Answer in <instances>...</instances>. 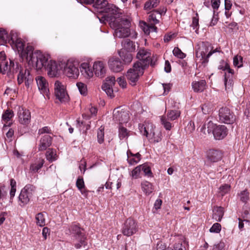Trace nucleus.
<instances>
[{
	"label": "nucleus",
	"mask_w": 250,
	"mask_h": 250,
	"mask_svg": "<svg viewBox=\"0 0 250 250\" xmlns=\"http://www.w3.org/2000/svg\"><path fill=\"white\" fill-rule=\"evenodd\" d=\"M13 44L15 45L22 59L26 60L29 65L37 69H40L43 66L46 59L41 51H36L34 52V48L31 45H27L24 49V43L21 38Z\"/></svg>",
	"instance_id": "2"
},
{
	"label": "nucleus",
	"mask_w": 250,
	"mask_h": 250,
	"mask_svg": "<svg viewBox=\"0 0 250 250\" xmlns=\"http://www.w3.org/2000/svg\"><path fill=\"white\" fill-rule=\"evenodd\" d=\"M14 113L12 110L7 109L2 114V120L5 122H8L13 117Z\"/></svg>",
	"instance_id": "40"
},
{
	"label": "nucleus",
	"mask_w": 250,
	"mask_h": 250,
	"mask_svg": "<svg viewBox=\"0 0 250 250\" xmlns=\"http://www.w3.org/2000/svg\"><path fill=\"white\" fill-rule=\"evenodd\" d=\"M151 53L148 51L144 48H141L137 53V58L140 60L136 63H139L142 64V66L146 68L149 64L151 66L154 65V63L151 60Z\"/></svg>",
	"instance_id": "13"
},
{
	"label": "nucleus",
	"mask_w": 250,
	"mask_h": 250,
	"mask_svg": "<svg viewBox=\"0 0 250 250\" xmlns=\"http://www.w3.org/2000/svg\"><path fill=\"white\" fill-rule=\"evenodd\" d=\"M138 230L137 223L131 218L127 219L125 222L122 229V233L126 236H130L136 233Z\"/></svg>",
	"instance_id": "8"
},
{
	"label": "nucleus",
	"mask_w": 250,
	"mask_h": 250,
	"mask_svg": "<svg viewBox=\"0 0 250 250\" xmlns=\"http://www.w3.org/2000/svg\"><path fill=\"white\" fill-rule=\"evenodd\" d=\"M162 85L164 90V94L167 95L171 89L172 84L170 83H163Z\"/></svg>",
	"instance_id": "62"
},
{
	"label": "nucleus",
	"mask_w": 250,
	"mask_h": 250,
	"mask_svg": "<svg viewBox=\"0 0 250 250\" xmlns=\"http://www.w3.org/2000/svg\"><path fill=\"white\" fill-rule=\"evenodd\" d=\"M69 231L73 240L77 241L75 244V248L79 249L83 247L85 249L87 242L84 229L78 224H72L69 227Z\"/></svg>",
	"instance_id": "3"
},
{
	"label": "nucleus",
	"mask_w": 250,
	"mask_h": 250,
	"mask_svg": "<svg viewBox=\"0 0 250 250\" xmlns=\"http://www.w3.org/2000/svg\"><path fill=\"white\" fill-rule=\"evenodd\" d=\"M9 40H8V41L11 44H13L20 38L18 37V34L16 32H14L13 31H11L10 35H9Z\"/></svg>",
	"instance_id": "49"
},
{
	"label": "nucleus",
	"mask_w": 250,
	"mask_h": 250,
	"mask_svg": "<svg viewBox=\"0 0 250 250\" xmlns=\"http://www.w3.org/2000/svg\"><path fill=\"white\" fill-rule=\"evenodd\" d=\"M77 86L80 93L82 95H85L87 93V87L86 85L82 83H78Z\"/></svg>",
	"instance_id": "48"
},
{
	"label": "nucleus",
	"mask_w": 250,
	"mask_h": 250,
	"mask_svg": "<svg viewBox=\"0 0 250 250\" xmlns=\"http://www.w3.org/2000/svg\"><path fill=\"white\" fill-rule=\"evenodd\" d=\"M109 6H114L112 4H109L106 0H96L93 3V6L97 9H101L100 12H103L105 13L104 17L106 20H108L109 17H108L107 12L106 9L108 8Z\"/></svg>",
	"instance_id": "22"
},
{
	"label": "nucleus",
	"mask_w": 250,
	"mask_h": 250,
	"mask_svg": "<svg viewBox=\"0 0 250 250\" xmlns=\"http://www.w3.org/2000/svg\"><path fill=\"white\" fill-rule=\"evenodd\" d=\"M46 159L52 162L55 161L57 159V154L56 151L52 148H49L46 152Z\"/></svg>",
	"instance_id": "34"
},
{
	"label": "nucleus",
	"mask_w": 250,
	"mask_h": 250,
	"mask_svg": "<svg viewBox=\"0 0 250 250\" xmlns=\"http://www.w3.org/2000/svg\"><path fill=\"white\" fill-rule=\"evenodd\" d=\"M110 27L114 29V36L119 38H125L130 34V21L123 17L121 10L115 6H109L106 9Z\"/></svg>",
	"instance_id": "1"
},
{
	"label": "nucleus",
	"mask_w": 250,
	"mask_h": 250,
	"mask_svg": "<svg viewBox=\"0 0 250 250\" xmlns=\"http://www.w3.org/2000/svg\"><path fill=\"white\" fill-rule=\"evenodd\" d=\"M76 186L82 192V189L84 187V181L83 178H78L76 181Z\"/></svg>",
	"instance_id": "59"
},
{
	"label": "nucleus",
	"mask_w": 250,
	"mask_h": 250,
	"mask_svg": "<svg viewBox=\"0 0 250 250\" xmlns=\"http://www.w3.org/2000/svg\"><path fill=\"white\" fill-rule=\"evenodd\" d=\"M44 163V160L41 158L37 159L34 162L31 164L29 170L31 172L36 173L43 166Z\"/></svg>",
	"instance_id": "27"
},
{
	"label": "nucleus",
	"mask_w": 250,
	"mask_h": 250,
	"mask_svg": "<svg viewBox=\"0 0 250 250\" xmlns=\"http://www.w3.org/2000/svg\"><path fill=\"white\" fill-rule=\"evenodd\" d=\"M113 118L114 121L119 122L120 124H122L128 122L129 115L126 111L119 107L114 109Z\"/></svg>",
	"instance_id": "16"
},
{
	"label": "nucleus",
	"mask_w": 250,
	"mask_h": 250,
	"mask_svg": "<svg viewBox=\"0 0 250 250\" xmlns=\"http://www.w3.org/2000/svg\"><path fill=\"white\" fill-rule=\"evenodd\" d=\"M139 128L142 134L146 136L147 138L150 128V125L148 124L146 126L139 125Z\"/></svg>",
	"instance_id": "37"
},
{
	"label": "nucleus",
	"mask_w": 250,
	"mask_h": 250,
	"mask_svg": "<svg viewBox=\"0 0 250 250\" xmlns=\"http://www.w3.org/2000/svg\"><path fill=\"white\" fill-rule=\"evenodd\" d=\"M52 144V137L48 135H43L40 140V143L39 145V150L43 151L50 146Z\"/></svg>",
	"instance_id": "25"
},
{
	"label": "nucleus",
	"mask_w": 250,
	"mask_h": 250,
	"mask_svg": "<svg viewBox=\"0 0 250 250\" xmlns=\"http://www.w3.org/2000/svg\"><path fill=\"white\" fill-rule=\"evenodd\" d=\"M141 185L142 190L146 195L151 193L154 189L152 184L148 181H145L142 182Z\"/></svg>",
	"instance_id": "31"
},
{
	"label": "nucleus",
	"mask_w": 250,
	"mask_h": 250,
	"mask_svg": "<svg viewBox=\"0 0 250 250\" xmlns=\"http://www.w3.org/2000/svg\"><path fill=\"white\" fill-rule=\"evenodd\" d=\"M93 71L97 77H103L106 73L105 65L102 62H95L93 64Z\"/></svg>",
	"instance_id": "24"
},
{
	"label": "nucleus",
	"mask_w": 250,
	"mask_h": 250,
	"mask_svg": "<svg viewBox=\"0 0 250 250\" xmlns=\"http://www.w3.org/2000/svg\"><path fill=\"white\" fill-rule=\"evenodd\" d=\"M173 250H186V242L179 241L174 244Z\"/></svg>",
	"instance_id": "51"
},
{
	"label": "nucleus",
	"mask_w": 250,
	"mask_h": 250,
	"mask_svg": "<svg viewBox=\"0 0 250 250\" xmlns=\"http://www.w3.org/2000/svg\"><path fill=\"white\" fill-rule=\"evenodd\" d=\"M141 159V155L139 153H137L136 154L133 155V157H128L127 160L128 163L130 165H134L137 164Z\"/></svg>",
	"instance_id": "36"
},
{
	"label": "nucleus",
	"mask_w": 250,
	"mask_h": 250,
	"mask_svg": "<svg viewBox=\"0 0 250 250\" xmlns=\"http://www.w3.org/2000/svg\"><path fill=\"white\" fill-rule=\"evenodd\" d=\"M98 142L100 144H102L104 141V129L101 127L97 132Z\"/></svg>",
	"instance_id": "46"
},
{
	"label": "nucleus",
	"mask_w": 250,
	"mask_h": 250,
	"mask_svg": "<svg viewBox=\"0 0 250 250\" xmlns=\"http://www.w3.org/2000/svg\"><path fill=\"white\" fill-rule=\"evenodd\" d=\"M230 188V186L228 184H225L221 186L219 188V192L222 196L228 193Z\"/></svg>",
	"instance_id": "52"
},
{
	"label": "nucleus",
	"mask_w": 250,
	"mask_h": 250,
	"mask_svg": "<svg viewBox=\"0 0 250 250\" xmlns=\"http://www.w3.org/2000/svg\"><path fill=\"white\" fill-rule=\"evenodd\" d=\"M45 133L48 134L51 133V130L48 126H44L39 130V134H42Z\"/></svg>",
	"instance_id": "63"
},
{
	"label": "nucleus",
	"mask_w": 250,
	"mask_h": 250,
	"mask_svg": "<svg viewBox=\"0 0 250 250\" xmlns=\"http://www.w3.org/2000/svg\"><path fill=\"white\" fill-rule=\"evenodd\" d=\"M221 229V226L218 223H214L210 228L209 231L213 233H219Z\"/></svg>",
	"instance_id": "50"
},
{
	"label": "nucleus",
	"mask_w": 250,
	"mask_h": 250,
	"mask_svg": "<svg viewBox=\"0 0 250 250\" xmlns=\"http://www.w3.org/2000/svg\"><path fill=\"white\" fill-rule=\"evenodd\" d=\"M212 132L214 138L215 140H222L228 134V129L225 125H216L211 121H209L206 125H205L201 128V131L204 134Z\"/></svg>",
	"instance_id": "4"
},
{
	"label": "nucleus",
	"mask_w": 250,
	"mask_h": 250,
	"mask_svg": "<svg viewBox=\"0 0 250 250\" xmlns=\"http://www.w3.org/2000/svg\"><path fill=\"white\" fill-rule=\"evenodd\" d=\"M38 88L42 94H47L49 91L48 83L45 79L42 76H38L36 78Z\"/></svg>",
	"instance_id": "23"
},
{
	"label": "nucleus",
	"mask_w": 250,
	"mask_h": 250,
	"mask_svg": "<svg viewBox=\"0 0 250 250\" xmlns=\"http://www.w3.org/2000/svg\"><path fill=\"white\" fill-rule=\"evenodd\" d=\"M109 69L113 72L118 73L124 69V64L120 59L116 57L110 58L108 62Z\"/></svg>",
	"instance_id": "18"
},
{
	"label": "nucleus",
	"mask_w": 250,
	"mask_h": 250,
	"mask_svg": "<svg viewBox=\"0 0 250 250\" xmlns=\"http://www.w3.org/2000/svg\"><path fill=\"white\" fill-rule=\"evenodd\" d=\"M191 26L193 27V29H195V32H197L199 28V17L198 13H196V16L193 17L192 22Z\"/></svg>",
	"instance_id": "44"
},
{
	"label": "nucleus",
	"mask_w": 250,
	"mask_h": 250,
	"mask_svg": "<svg viewBox=\"0 0 250 250\" xmlns=\"http://www.w3.org/2000/svg\"><path fill=\"white\" fill-rule=\"evenodd\" d=\"M225 245L223 242H219L214 244L213 247V250H222L224 248Z\"/></svg>",
	"instance_id": "64"
},
{
	"label": "nucleus",
	"mask_w": 250,
	"mask_h": 250,
	"mask_svg": "<svg viewBox=\"0 0 250 250\" xmlns=\"http://www.w3.org/2000/svg\"><path fill=\"white\" fill-rule=\"evenodd\" d=\"M44 57L46 59V61L43 63V66L40 69H37V70H41L42 68H44L48 71V74L52 77L56 76L59 74V71L61 68L60 66H58L57 62L55 61L50 60L49 61V56L43 54Z\"/></svg>",
	"instance_id": "9"
},
{
	"label": "nucleus",
	"mask_w": 250,
	"mask_h": 250,
	"mask_svg": "<svg viewBox=\"0 0 250 250\" xmlns=\"http://www.w3.org/2000/svg\"><path fill=\"white\" fill-rule=\"evenodd\" d=\"M201 109L204 114H207L211 111V108L207 104H204L201 106Z\"/></svg>",
	"instance_id": "61"
},
{
	"label": "nucleus",
	"mask_w": 250,
	"mask_h": 250,
	"mask_svg": "<svg viewBox=\"0 0 250 250\" xmlns=\"http://www.w3.org/2000/svg\"><path fill=\"white\" fill-rule=\"evenodd\" d=\"M1 66H3L4 74L7 73L9 76L13 75L14 73L20 72L21 70L25 69L21 68V65L18 62H15L10 59L9 60V64L7 62H5V63L0 64V68H1Z\"/></svg>",
	"instance_id": "10"
},
{
	"label": "nucleus",
	"mask_w": 250,
	"mask_h": 250,
	"mask_svg": "<svg viewBox=\"0 0 250 250\" xmlns=\"http://www.w3.org/2000/svg\"><path fill=\"white\" fill-rule=\"evenodd\" d=\"M18 115L19 122L22 124H27L29 123L31 116L28 110L19 107Z\"/></svg>",
	"instance_id": "21"
},
{
	"label": "nucleus",
	"mask_w": 250,
	"mask_h": 250,
	"mask_svg": "<svg viewBox=\"0 0 250 250\" xmlns=\"http://www.w3.org/2000/svg\"><path fill=\"white\" fill-rule=\"evenodd\" d=\"M64 73L69 78H77L80 73L78 62L70 60L68 61L64 68Z\"/></svg>",
	"instance_id": "11"
},
{
	"label": "nucleus",
	"mask_w": 250,
	"mask_h": 250,
	"mask_svg": "<svg viewBox=\"0 0 250 250\" xmlns=\"http://www.w3.org/2000/svg\"><path fill=\"white\" fill-rule=\"evenodd\" d=\"M102 89L105 91L106 94L110 98L114 97L112 86H110L107 84H103L102 85Z\"/></svg>",
	"instance_id": "39"
},
{
	"label": "nucleus",
	"mask_w": 250,
	"mask_h": 250,
	"mask_svg": "<svg viewBox=\"0 0 250 250\" xmlns=\"http://www.w3.org/2000/svg\"><path fill=\"white\" fill-rule=\"evenodd\" d=\"M82 75L86 78H90L93 76V72L87 63H83L80 67Z\"/></svg>",
	"instance_id": "26"
},
{
	"label": "nucleus",
	"mask_w": 250,
	"mask_h": 250,
	"mask_svg": "<svg viewBox=\"0 0 250 250\" xmlns=\"http://www.w3.org/2000/svg\"><path fill=\"white\" fill-rule=\"evenodd\" d=\"M36 222L40 227H43L45 225V217L43 212L38 213L36 215Z\"/></svg>",
	"instance_id": "35"
},
{
	"label": "nucleus",
	"mask_w": 250,
	"mask_h": 250,
	"mask_svg": "<svg viewBox=\"0 0 250 250\" xmlns=\"http://www.w3.org/2000/svg\"><path fill=\"white\" fill-rule=\"evenodd\" d=\"M219 121L223 123L231 124L235 121V117L232 112L227 107H222L219 110Z\"/></svg>",
	"instance_id": "14"
},
{
	"label": "nucleus",
	"mask_w": 250,
	"mask_h": 250,
	"mask_svg": "<svg viewBox=\"0 0 250 250\" xmlns=\"http://www.w3.org/2000/svg\"><path fill=\"white\" fill-rule=\"evenodd\" d=\"M141 166L142 167V170L144 172L145 174L148 176H151L152 173L151 172L150 167L146 164Z\"/></svg>",
	"instance_id": "53"
},
{
	"label": "nucleus",
	"mask_w": 250,
	"mask_h": 250,
	"mask_svg": "<svg viewBox=\"0 0 250 250\" xmlns=\"http://www.w3.org/2000/svg\"><path fill=\"white\" fill-rule=\"evenodd\" d=\"M54 93L56 99L61 103H65L68 100V95L65 91L64 85L57 81L54 84Z\"/></svg>",
	"instance_id": "12"
},
{
	"label": "nucleus",
	"mask_w": 250,
	"mask_h": 250,
	"mask_svg": "<svg viewBox=\"0 0 250 250\" xmlns=\"http://www.w3.org/2000/svg\"><path fill=\"white\" fill-rule=\"evenodd\" d=\"M161 18V17H160V14H159V13H157V12L153 11L149 15L148 20L151 23L156 24L159 23L160 21L159 19Z\"/></svg>",
	"instance_id": "33"
},
{
	"label": "nucleus",
	"mask_w": 250,
	"mask_h": 250,
	"mask_svg": "<svg viewBox=\"0 0 250 250\" xmlns=\"http://www.w3.org/2000/svg\"><path fill=\"white\" fill-rule=\"evenodd\" d=\"M223 157V152L218 149H210L207 151L206 158L211 163H216Z\"/></svg>",
	"instance_id": "19"
},
{
	"label": "nucleus",
	"mask_w": 250,
	"mask_h": 250,
	"mask_svg": "<svg viewBox=\"0 0 250 250\" xmlns=\"http://www.w3.org/2000/svg\"><path fill=\"white\" fill-rule=\"evenodd\" d=\"M0 39L4 42H7L8 40H9V35L7 32L1 28H0Z\"/></svg>",
	"instance_id": "54"
},
{
	"label": "nucleus",
	"mask_w": 250,
	"mask_h": 250,
	"mask_svg": "<svg viewBox=\"0 0 250 250\" xmlns=\"http://www.w3.org/2000/svg\"><path fill=\"white\" fill-rule=\"evenodd\" d=\"M208 43L203 42L196 51V57L205 65L208 62V58L212 55Z\"/></svg>",
	"instance_id": "7"
},
{
	"label": "nucleus",
	"mask_w": 250,
	"mask_h": 250,
	"mask_svg": "<svg viewBox=\"0 0 250 250\" xmlns=\"http://www.w3.org/2000/svg\"><path fill=\"white\" fill-rule=\"evenodd\" d=\"M117 82L122 88H125L126 85V82L124 77H119L117 79Z\"/></svg>",
	"instance_id": "60"
},
{
	"label": "nucleus",
	"mask_w": 250,
	"mask_h": 250,
	"mask_svg": "<svg viewBox=\"0 0 250 250\" xmlns=\"http://www.w3.org/2000/svg\"><path fill=\"white\" fill-rule=\"evenodd\" d=\"M147 138L151 143H159L162 140V133L159 129L156 128L153 125L150 124V128Z\"/></svg>",
	"instance_id": "20"
},
{
	"label": "nucleus",
	"mask_w": 250,
	"mask_h": 250,
	"mask_svg": "<svg viewBox=\"0 0 250 250\" xmlns=\"http://www.w3.org/2000/svg\"><path fill=\"white\" fill-rule=\"evenodd\" d=\"M191 86L195 92H201L206 88V82L204 80L200 81H193Z\"/></svg>",
	"instance_id": "29"
},
{
	"label": "nucleus",
	"mask_w": 250,
	"mask_h": 250,
	"mask_svg": "<svg viewBox=\"0 0 250 250\" xmlns=\"http://www.w3.org/2000/svg\"><path fill=\"white\" fill-rule=\"evenodd\" d=\"M233 63L234 66L240 68L243 66V57L241 56L236 55L234 57Z\"/></svg>",
	"instance_id": "38"
},
{
	"label": "nucleus",
	"mask_w": 250,
	"mask_h": 250,
	"mask_svg": "<svg viewBox=\"0 0 250 250\" xmlns=\"http://www.w3.org/2000/svg\"><path fill=\"white\" fill-rule=\"evenodd\" d=\"M232 82H233L232 78H230L229 77V74L228 76V75L226 73L225 74V81H224L225 86L226 89H229L231 87L232 85Z\"/></svg>",
	"instance_id": "41"
},
{
	"label": "nucleus",
	"mask_w": 250,
	"mask_h": 250,
	"mask_svg": "<svg viewBox=\"0 0 250 250\" xmlns=\"http://www.w3.org/2000/svg\"><path fill=\"white\" fill-rule=\"evenodd\" d=\"M240 200L243 203H246L249 199V192L245 189L240 192L239 194Z\"/></svg>",
	"instance_id": "43"
},
{
	"label": "nucleus",
	"mask_w": 250,
	"mask_h": 250,
	"mask_svg": "<svg viewBox=\"0 0 250 250\" xmlns=\"http://www.w3.org/2000/svg\"><path fill=\"white\" fill-rule=\"evenodd\" d=\"M33 80V78L30 75L29 70L27 68H25L24 70H21L17 78L19 84H21L24 81L25 85L27 88L29 87Z\"/></svg>",
	"instance_id": "17"
},
{
	"label": "nucleus",
	"mask_w": 250,
	"mask_h": 250,
	"mask_svg": "<svg viewBox=\"0 0 250 250\" xmlns=\"http://www.w3.org/2000/svg\"><path fill=\"white\" fill-rule=\"evenodd\" d=\"M185 129L188 133L192 132L195 130L194 122L192 121L189 122L186 127Z\"/></svg>",
	"instance_id": "57"
},
{
	"label": "nucleus",
	"mask_w": 250,
	"mask_h": 250,
	"mask_svg": "<svg viewBox=\"0 0 250 250\" xmlns=\"http://www.w3.org/2000/svg\"><path fill=\"white\" fill-rule=\"evenodd\" d=\"M122 46L124 48V50L125 52H131L134 51L135 50V43L129 39H126L122 42Z\"/></svg>",
	"instance_id": "30"
},
{
	"label": "nucleus",
	"mask_w": 250,
	"mask_h": 250,
	"mask_svg": "<svg viewBox=\"0 0 250 250\" xmlns=\"http://www.w3.org/2000/svg\"><path fill=\"white\" fill-rule=\"evenodd\" d=\"M142 166L140 165L136 167L132 171V176L135 178L139 177V174L142 171Z\"/></svg>",
	"instance_id": "55"
},
{
	"label": "nucleus",
	"mask_w": 250,
	"mask_h": 250,
	"mask_svg": "<svg viewBox=\"0 0 250 250\" xmlns=\"http://www.w3.org/2000/svg\"><path fill=\"white\" fill-rule=\"evenodd\" d=\"M115 77L114 76H110L106 78V82L104 84H107L108 86H113L115 83Z\"/></svg>",
	"instance_id": "56"
},
{
	"label": "nucleus",
	"mask_w": 250,
	"mask_h": 250,
	"mask_svg": "<svg viewBox=\"0 0 250 250\" xmlns=\"http://www.w3.org/2000/svg\"><path fill=\"white\" fill-rule=\"evenodd\" d=\"M180 115V112L179 110L168 111L167 114V117L162 116L161 121L162 125L167 130H170L171 128V124L168 120L173 121L177 119Z\"/></svg>",
	"instance_id": "15"
},
{
	"label": "nucleus",
	"mask_w": 250,
	"mask_h": 250,
	"mask_svg": "<svg viewBox=\"0 0 250 250\" xmlns=\"http://www.w3.org/2000/svg\"><path fill=\"white\" fill-rule=\"evenodd\" d=\"M119 54L121 58L124 61L125 63H129L132 60L133 57L130 52L122 50L119 52Z\"/></svg>",
	"instance_id": "32"
},
{
	"label": "nucleus",
	"mask_w": 250,
	"mask_h": 250,
	"mask_svg": "<svg viewBox=\"0 0 250 250\" xmlns=\"http://www.w3.org/2000/svg\"><path fill=\"white\" fill-rule=\"evenodd\" d=\"M36 192V187L31 184L26 185L21 190L19 196V205L23 207L27 205Z\"/></svg>",
	"instance_id": "6"
},
{
	"label": "nucleus",
	"mask_w": 250,
	"mask_h": 250,
	"mask_svg": "<svg viewBox=\"0 0 250 250\" xmlns=\"http://www.w3.org/2000/svg\"><path fill=\"white\" fill-rule=\"evenodd\" d=\"M211 7L213 9L214 14L215 10H218L220 4V0H211Z\"/></svg>",
	"instance_id": "58"
},
{
	"label": "nucleus",
	"mask_w": 250,
	"mask_h": 250,
	"mask_svg": "<svg viewBox=\"0 0 250 250\" xmlns=\"http://www.w3.org/2000/svg\"><path fill=\"white\" fill-rule=\"evenodd\" d=\"M212 212V218L216 221L220 222L224 215V208L221 207L214 206Z\"/></svg>",
	"instance_id": "28"
},
{
	"label": "nucleus",
	"mask_w": 250,
	"mask_h": 250,
	"mask_svg": "<svg viewBox=\"0 0 250 250\" xmlns=\"http://www.w3.org/2000/svg\"><path fill=\"white\" fill-rule=\"evenodd\" d=\"M173 55L179 59H184L186 54L182 52L178 47H175L173 50Z\"/></svg>",
	"instance_id": "45"
},
{
	"label": "nucleus",
	"mask_w": 250,
	"mask_h": 250,
	"mask_svg": "<svg viewBox=\"0 0 250 250\" xmlns=\"http://www.w3.org/2000/svg\"><path fill=\"white\" fill-rule=\"evenodd\" d=\"M145 68L142 66L141 64L135 63L133 67L128 70L126 77L131 85L134 86L136 84L139 77L143 74Z\"/></svg>",
	"instance_id": "5"
},
{
	"label": "nucleus",
	"mask_w": 250,
	"mask_h": 250,
	"mask_svg": "<svg viewBox=\"0 0 250 250\" xmlns=\"http://www.w3.org/2000/svg\"><path fill=\"white\" fill-rule=\"evenodd\" d=\"M128 136V132L127 130L125 128L120 126L119 129V136L120 139H124L127 137Z\"/></svg>",
	"instance_id": "42"
},
{
	"label": "nucleus",
	"mask_w": 250,
	"mask_h": 250,
	"mask_svg": "<svg viewBox=\"0 0 250 250\" xmlns=\"http://www.w3.org/2000/svg\"><path fill=\"white\" fill-rule=\"evenodd\" d=\"M140 26L145 34L149 35L150 33V29L149 25L146 22L142 21L140 22Z\"/></svg>",
	"instance_id": "47"
}]
</instances>
